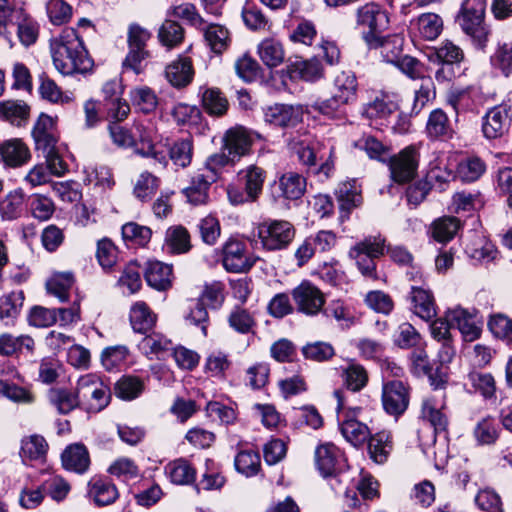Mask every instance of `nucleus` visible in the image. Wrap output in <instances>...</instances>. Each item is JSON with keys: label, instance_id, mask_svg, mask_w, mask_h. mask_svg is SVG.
Returning <instances> with one entry per match:
<instances>
[{"label": "nucleus", "instance_id": "f257e3e1", "mask_svg": "<svg viewBox=\"0 0 512 512\" xmlns=\"http://www.w3.org/2000/svg\"><path fill=\"white\" fill-rule=\"evenodd\" d=\"M50 52L54 67L63 75L86 73L93 66L82 40L73 28H65L59 36L50 40Z\"/></svg>", "mask_w": 512, "mask_h": 512}, {"label": "nucleus", "instance_id": "f03ea898", "mask_svg": "<svg viewBox=\"0 0 512 512\" xmlns=\"http://www.w3.org/2000/svg\"><path fill=\"white\" fill-rule=\"evenodd\" d=\"M238 179L244 186V191L235 185L227 186L228 200L232 205L253 203L258 200L263 191L266 171L255 165H249L238 172Z\"/></svg>", "mask_w": 512, "mask_h": 512}, {"label": "nucleus", "instance_id": "7ed1b4c3", "mask_svg": "<svg viewBox=\"0 0 512 512\" xmlns=\"http://www.w3.org/2000/svg\"><path fill=\"white\" fill-rule=\"evenodd\" d=\"M76 385L81 408L86 412L98 413L109 404L110 389L96 374L81 376Z\"/></svg>", "mask_w": 512, "mask_h": 512}, {"label": "nucleus", "instance_id": "20e7f679", "mask_svg": "<svg viewBox=\"0 0 512 512\" xmlns=\"http://www.w3.org/2000/svg\"><path fill=\"white\" fill-rule=\"evenodd\" d=\"M257 237L262 247L268 251L285 249L295 237V227L292 223L280 219H267L256 227Z\"/></svg>", "mask_w": 512, "mask_h": 512}, {"label": "nucleus", "instance_id": "39448f33", "mask_svg": "<svg viewBox=\"0 0 512 512\" xmlns=\"http://www.w3.org/2000/svg\"><path fill=\"white\" fill-rule=\"evenodd\" d=\"M151 32L138 23H131L127 29L128 54L123 62L125 68H129L136 74L143 71V62L150 56L147 43L151 39Z\"/></svg>", "mask_w": 512, "mask_h": 512}, {"label": "nucleus", "instance_id": "423d86ee", "mask_svg": "<svg viewBox=\"0 0 512 512\" xmlns=\"http://www.w3.org/2000/svg\"><path fill=\"white\" fill-rule=\"evenodd\" d=\"M380 237H369L357 243L349 251V257L355 260L356 265L364 277L377 279L374 259L383 255L385 244Z\"/></svg>", "mask_w": 512, "mask_h": 512}, {"label": "nucleus", "instance_id": "0eeeda50", "mask_svg": "<svg viewBox=\"0 0 512 512\" xmlns=\"http://www.w3.org/2000/svg\"><path fill=\"white\" fill-rule=\"evenodd\" d=\"M356 23L364 29L365 40L371 43L388 27L389 18L378 4L366 3L357 9Z\"/></svg>", "mask_w": 512, "mask_h": 512}, {"label": "nucleus", "instance_id": "6e6552de", "mask_svg": "<svg viewBox=\"0 0 512 512\" xmlns=\"http://www.w3.org/2000/svg\"><path fill=\"white\" fill-rule=\"evenodd\" d=\"M419 152L415 146H407L389 160V170L393 181L403 184L417 175Z\"/></svg>", "mask_w": 512, "mask_h": 512}, {"label": "nucleus", "instance_id": "1a4fd4ad", "mask_svg": "<svg viewBox=\"0 0 512 512\" xmlns=\"http://www.w3.org/2000/svg\"><path fill=\"white\" fill-rule=\"evenodd\" d=\"M256 259L247 251L245 242L229 239L222 248V264L228 272L245 273L255 264Z\"/></svg>", "mask_w": 512, "mask_h": 512}, {"label": "nucleus", "instance_id": "9d476101", "mask_svg": "<svg viewBox=\"0 0 512 512\" xmlns=\"http://www.w3.org/2000/svg\"><path fill=\"white\" fill-rule=\"evenodd\" d=\"M260 134L244 126H234L228 129L223 137V149L237 161L250 154L251 148Z\"/></svg>", "mask_w": 512, "mask_h": 512}, {"label": "nucleus", "instance_id": "9b49d317", "mask_svg": "<svg viewBox=\"0 0 512 512\" xmlns=\"http://www.w3.org/2000/svg\"><path fill=\"white\" fill-rule=\"evenodd\" d=\"M381 400L384 411L397 419L409 406V387L399 380L389 381L382 387Z\"/></svg>", "mask_w": 512, "mask_h": 512}, {"label": "nucleus", "instance_id": "f8f14e48", "mask_svg": "<svg viewBox=\"0 0 512 512\" xmlns=\"http://www.w3.org/2000/svg\"><path fill=\"white\" fill-rule=\"evenodd\" d=\"M292 298L298 312L308 316L317 315L325 304L322 291L309 281H302L292 290Z\"/></svg>", "mask_w": 512, "mask_h": 512}, {"label": "nucleus", "instance_id": "ddd939ff", "mask_svg": "<svg viewBox=\"0 0 512 512\" xmlns=\"http://www.w3.org/2000/svg\"><path fill=\"white\" fill-rule=\"evenodd\" d=\"M510 107L498 105L488 110L483 117L482 132L487 139H497L508 132L511 123Z\"/></svg>", "mask_w": 512, "mask_h": 512}, {"label": "nucleus", "instance_id": "4468645a", "mask_svg": "<svg viewBox=\"0 0 512 512\" xmlns=\"http://www.w3.org/2000/svg\"><path fill=\"white\" fill-rule=\"evenodd\" d=\"M32 137L38 151L50 152L58 147L59 135L54 119L47 114H41L32 129Z\"/></svg>", "mask_w": 512, "mask_h": 512}, {"label": "nucleus", "instance_id": "2eb2a0df", "mask_svg": "<svg viewBox=\"0 0 512 512\" xmlns=\"http://www.w3.org/2000/svg\"><path fill=\"white\" fill-rule=\"evenodd\" d=\"M315 459L323 477L336 475L345 466L343 453L332 443L319 445L315 451Z\"/></svg>", "mask_w": 512, "mask_h": 512}, {"label": "nucleus", "instance_id": "dca6fc26", "mask_svg": "<svg viewBox=\"0 0 512 512\" xmlns=\"http://www.w3.org/2000/svg\"><path fill=\"white\" fill-rule=\"evenodd\" d=\"M303 111L299 106L287 104H274L264 111V119L267 123L278 127H295L302 121Z\"/></svg>", "mask_w": 512, "mask_h": 512}, {"label": "nucleus", "instance_id": "f3484780", "mask_svg": "<svg viewBox=\"0 0 512 512\" xmlns=\"http://www.w3.org/2000/svg\"><path fill=\"white\" fill-rule=\"evenodd\" d=\"M448 319L461 332L465 341H474L481 335V327L475 319V315L468 310L455 307L447 310Z\"/></svg>", "mask_w": 512, "mask_h": 512}, {"label": "nucleus", "instance_id": "a211bd4d", "mask_svg": "<svg viewBox=\"0 0 512 512\" xmlns=\"http://www.w3.org/2000/svg\"><path fill=\"white\" fill-rule=\"evenodd\" d=\"M360 408H354L350 413L345 414L340 424V431L343 437L355 447L363 445L370 437L368 426L354 418Z\"/></svg>", "mask_w": 512, "mask_h": 512}, {"label": "nucleus", "instance_id": "6ab92c4d", "mask_svg": "<svg viewBox=\"0 0 512 512\" xmlns=\"http://www.w3.org/2000/svg\"><path fill=\"white\" fill-rule=\"evenodd\" d=\"M147 284L159 291H164L172 285V266L157 260L147 261L144 268Z\"/></svg>", "mask_w": 512, "mask_h": 512}, {"label": "nucleus", "instance_id": "aec40b11", "mask_svg": "<svg viewBox=\"0 0 512 512\" xmlns=\"http://www.w3.org/2000/svg\"><path fill=\"white\" fill-rule=\"evenodd\" d=\"M63 467L78 474H84L90 466V456L85 445L74 443L65 448L61 454Z\"/></svg>", "mask_w": 512, "mask_h": 512}, {"label": "nucleus", "instance_id": "412c9836", "mask_svg": "<svg viewBox=\"0 0 512 512\" xmlns=\"http://www.w3.org/2000/svg\"><path fill=\"white\" fill-rule=\"evenodd\" d=\"M49 445L45 438L38 434L24 437L21 440L20 457L25 464L43 463L46 460Z\"/></svg>", "mask_w": 512, "mask_h": 512}, {"label": "nucleus", "instance_id": "4be33fe9", "mask_svg": "<svg viewBox=\"0 0 512 512\" xmlns=\"http://www.w3.org/2000/svg\"><path fill=\"white\" fill-rule=\"evenodd\" d=\"M410 298L412 311L415 315L425 321H429L436 316L434 297L428 289L413 286Z\"/></svg>", "mask_w": 512, "mask_h": 512}, {"label": "nucleus", "instance_id": "5701e85b", "mask_svg": "<svg viewBox=\"0 0 512 512\" xmlns=\"http://www.w3.org/2000/svg\"><path fill=\"white\" fill-rule=\"evenodd\" d=\"M47 398L57 412L63 415L81 407L77 387L75 391L65 387L51 388L48 391Z\"/></svg>", "mask_w": 512, "mask_h": 512}, {"label": "nucleus", "instance_id": "b1692460", "mask_svg": "<svg viewBox=\"0 0 512 512\" xmlns=\"http://www.w3.org/2000/svg\"><path fill=\"white\" fill-rule=\"evenodd\" d=\"M417 35L427 41L437 39L443 31V20L436 13H423L411 22Z\"/></svg>", "mask_w": 512, "mask_h": 512}, {"label": "nucleus", "instance_id": "393cba45", "mask_svg": "<svg viewBox=\"0 0 512 512\" xmlns=\"http://www.w3.org/2000/svg\"><path fill=\"white\" fill-rule=\"evenodd\" d=\"M2 160L7 166L20 167L31 158L28 146L21 139H10L4 142L0 151Z\"/></svg>", "mask_w": 512, "mask_h": 512}, {"label": "nucleus", "instance_id": "a878e982", "mask_svg": "<svg viewBox=\"0 0 512 512\" xmlns=\"http://www.w3.org/2000/svg\"><path fill=\"white\" fill-rule=\"evenodd\" d=\"M165 75L173 86L178 88L187 86L194 76L191 59L180 56L166 67Z\"/></svg>", "mask_w": 512, "mask_h": 512}, {"label": "nucleus", "instance_id": "bb28decb", "mask_svg": "<svg viewBox=\"0 0 512 512\" xmlns=\"http://www.w3.org/2000/svg\"><path fill=\"white\" fill-rule=\"evenodd\" d=\"M485 2L483 0H466L457 21L465 33L485 22Z\"/></svg>", "mask_w": 512, "mask_h": 512}, {"label": "nucleus", "instance_id": "cd10ccee", "mask_svg": "<svg viewBox=\"0 0 512 512\" xmlns=\"http://www.w3.org/2000/svg\"><path fill=\"white\" fill-rule=\"evenodd\" d=\"M191 247L190 234L185 227L176 225L167 229L164 240V249L167 253L174 255L184 254Z\"/></svg>", "mask_w": 512, "mask_h": 512}, {"label": "nucleus", "instance_id": "c85d7f7f", "mask_svg": "<svg viewBox=\"0 0 512 512\" xmlns=\"http://www.w3.org/2000/svg\"><path fill=\"white\" fill-rule=\"evenodd\" d=\"M170 481L177 485H190L196 480V469L185 458H178L165 466Z\"/></svg>", "mask_w": 512, "mask_h": 512}, {"label": "nucleus", "instance_id": "c756f323", "mask_svg": "<svg viewBox=\"0 0 512 512\" xmlns=\"http://www.w3.org/2000/svg\"><path fill=\"white\" fill-rule=\"evenodd\" d=\"M392 447V434L387 430H382L374 435L370 434V437L368 438L369 455L371 459L378 464H382L387 461L388 456L392 451Z\"/></svg>", "mask_w": 512, "mask_h": 512}, {"label": "nucleus", "instance_id": "7c9ffc66", "mask_svg": "<svg viewBox=\"0 0 512 512\" xmlns=\"http://www.w3.org/2000/svg\"><path fill=\"white\" fill-rule=\"evenodd\" d=\"M464 386L469 393L478 392L485 398L493 397L496 392L495 379L490 373L472 371L467 375Z\"/></svg>", "mask_w": 512, "mask_h": 512}, {"label": "nucleus", "instance_id": "2f4dec72", "mask_svg": "<svg viewBox=\"0 0 512 512\" xmlns=\"http://www.w3.org/2000/svg\"><path fill=\"white\" fill-rule=\"evenodd\" d=\"M89 494L98 506H106L118 498L117 487L106 480L94 477L89 481Z\"/></svg>", "mask_w": 512, "mask_h": 512}, {"label": "nucleus", "instance_id": "473e14b6", "mask_svg": "<svg viewBox=\"0 0 512 512\" xmlns=\"http://www.w3.org/2000/svg\"><path fill=\"white\" fill-rule=\"evenodd\" d=\"M426 132L433 139H449L453 128L446 113L441 109L433 110L427 120Z\"/></svg>", "mask_w": 512, "mask_h": 512}, {"label": "nucleus", "instance_id": "72a5a7b5", "mask_svg": "<svg viewBox=\"0 0 512 512\" xmlns=\"http://www.w3.org/2000/svg\"><path fill=\"white\" fill-rule=\"evenodd\" d=\"M23 291H12L0 297V320L6 325L13 324L23 307Z\"/></svg>", "mask_w": 512, "mask_h": 512}, {"label": "nucleus", "instance_id": "f704fd0d", "mask_svg": "<svg viewBox=\"0 0 512 512\" xmlns=\"http://www.w3.org/2000/svg\"><path fill=\"white\" fill-rule=\"evenodd\" d=\"M261 61L269 68H274L283 63L285 51L282 44L273 38L262 40L257 48Z\"/></svg>", "mask_w": 512, "mask_h": 512}, {"label": "nucleus", "instance_id": "c9c22d12", "mask_svg": "<svg viewBox=\"0 0 512 512\" xmlns=\"http://www.w3.org/2000/svg\"><path fill=\"white\" fill-rule=\"evenodd\" d=\"M35 342L29 335L13 336L9 333L0 335V355L12 356L23 350L33 352Z\"/></svg>", "mask_w": 512, "mask_h": 512}, {"label": "nucleus", "instance_id": "e433bc0d", "mask_svg": "<svg viewBox=\"0 0 512 512\" xmlns=\"http://www.w3.org/2000/svg\"><path fill=\"white\" fill-rule=\"evenodd\" d=\"M156 316L145 302H136L130 309V323L135 332L146 333L154 326Z\"/></svg>", "mask_w": 512, "mask_h": 512}, {"label": "nucleus", "instance_id": "4c0bfd02", "mask_svg": "<svg viewBox=\"0 0 512 512\" xmlns=\"http://www.w3.org/2000/svg\"><path fill=\"white\" fill-rule=\"evenodd\" d=\"M336 196L341 211L346 213L341 216L342 218L348 217L349 212L353 208L359 206L362 201V197L355 181H347L339 184L336 189Z\"/></svg>", "mask_w": 512, "mask_h": 512}, {"label": "nucleus", "instance_id": "58836bf2", "mask_svg": "<svg viewBox=\"0 0 512 512\" xmlns=\"http://www.w3.org/2000/svg\"><path fill=\"white\" fill-rule=\"evenodd\" d=\"M203 35L207 46L215 54L223 53L229 46V31L221 25L211 24L203 27Z\"/></svg>", "mask_w": 512, "mask_h": 512}, {"label": "nucleus", "instance_id": "ea45409f", "mask_svg": "<svg viewBox=\"0 0 512 512\" xmlns=\"http://www.w3.org/2000/svg\"><path fill=\"white\" fill-rule=\"evenodd\" d=\"M333 94L336 95L340 101L349 104L356 99L357 80L351 72L342 71L334 78Z\"/></svg>", "mask_w": 512, "mask_h": 512}, {"label": "nucleus", "instance_id": "a19ab883", "mask_svg": "<svg viewBox=\"0 0 512 512\" xmlns=\"http://www.w3.org/2000/svg\"><path fill=\"white\" fill-rule=\"evenodd\" d=\"M461 227V222L453 216H444L432 223V237L440 243L449 242L457 234Z\"/></svg>", "mask_w": 512, "mask_h": 512}, {"label": "nucleus", "instance_id": "79ce46f5", "mask_svg": "<svg viewBox=\"0 0 512 512\" xmlns=\"http://www.w3.org/2000/svg\"><path fill=\"white\" fill-rule=\"evenodd\" d=\"M465 251L470 258L482 263L494 260L497 254L495 246L482 236H475L466 244Z\"/></svg>", "mask_w": 512, "mask_h": 512}, {"label": "nucleus", "instance_id": "37998d69", "mask_svg": "<svg viewBox=\"0 0 512 512\" xmlns=\"http://www.w3.org/2000/svg\"><path fill=\"white\" fill-rule=\"evenodd\" d=\"M74 282L73 275L69 272L54 273L46 282L49 294L56 296L61 302L68 300L69 290Z\"/></svg>", "mask_w": 512, "mask_h": 512}, {"label": "nucleus", "instance_id": "c03bdc74", "mask_svg": "<svg viewBox=\"0 0 512 512\" xmlns=\"http://www.w3.org/2000/svg\"><path fill=\"white\" fill-rule=\"evenodd\" d=\"M394 344L401 349L416 348L423 343L420 333L408 322L401 323L393 334Z\"/></svg>", "mask_w": 512, "mask_h": 512}, {"label": "nucleus", "instance_id": "a18cd8bd", "mask_svg": "<svg viewBox=\"0 0 512 512\" xmlns=\"http://www.w3.org/2000/svg\"><path fill=\"white\" fill-rule=\"evenodd\" d=\"M282 195L286 199L296 200L299 199L305 192L306 181L301 175L289 172L284 174L279 181Z\"/></svg>", "mask_w": 512, "mask_h": 512}, {"label": "nucleus", "instance_id": "49530a36", "mask_svg": "<svg viewBox=\"0 0 512 512\" xmlns=\"http://www.w3.org/2000/svg\"><path fill=\"white\" fill-rule=\"evenodd\" d=\"M433 61L435 58L439 63L452 65L460 63L464 59L463 50L450 40H444L429 56Z\"/></svg>", "mask_w": 512, "mask_h": 512}, {"label": "nucleus", "instance_id": "de8ad7c7", "mask_svg": "<svg viewBox=\"0 0 512 512\" xmlns=\"http://www.w3.org/2000/svg\"><path fill=\"white\" fill-rule=\"evenodd\" d=\"M486 170V165L479 157H467L457 165V177L464 182L479 179Z\"/></svg>", "mask_w": 512, "mask_h": 512}, {"label": "nucleus", "instance_id": "09e8293b", "mask_svg": "<svg viewBox=\"0 0 512 512\" xmlns=\"http://www.w3.org/2000/svg\"><path fill=\"white\" fill-rule=\"evenodd\" d=\"M421 413L422 417L430 422L436 432L446 431L448 417L442 411V406L438 407L432 398L423 400Z\"/></svg>", "mask_w": 512, "mask_h": 512}, {"label": "nucleus", "instance_id": "8fccbe9b", "mask_svg": "<svg viewBox=\"0 0 512 512\" xmlns=\"http://www.w3.org/2000/svg\"><path fill=\"white\" fill-rule=\"evenodd\" d=\"M229 326L240 334H248L253 331L256 321L252 314L242 308L234 307L227 317Z\"/></svg>", "mask_w": 512, "mask_h": 512}, {"label": "nucleus", "instance_id": "3c124183", "mask_svg": "<svg viewBox=\"0 0 512 512\" xmlns=\"http://www.w3.org/2000/svg\"><path fill=\"white\" fill-rule=\"evenodd\" d=\"M234 465L239 473L247 477L254 476L261 468L260 455L252 450L240 451L235 457Z\"/></svg>", "mask_w": 512, "mask_h": 512}, {"label": "nucleus", "instance_id": "603ef678", "mask_svg": "<svg viewBox=\"0 0 512 512\" xmlns=\"http://www.w3.org/2000/svg\"><path fill=\"white\" fill-rule=\"evenodd\" d=\"M491 64L506 77L512 74V43L498 42L491 56Z\"/></svg>", "mask_w": 512, "mask_h": 512}, {"label": "nucleus", "instance_id": "864d4df0", "mask_svg": "<svg viewBox=\"0 0 512 512\" xmlns=\"http://www.w3.org/2000/svg\"><path fill=\"white\" fill-rule=\"evenodd\" d=\"M24 194L21 190L10 192L0 201V214L4 220L18 218L23 211Z\"/></svg>", "mask_w": 512, "mask_h": 512}, {"label": "nucleus", "instance_id": "5fc2aeb1", "mask_svg": "<svg viewBox=\"0 0 512 512\" xmlns=\"http://www.w3.org/2000/svg\"><path fill=\"white\" fill-rule=\"evenodd\" d=\"M129 355V350L124 345L106 347L101 353V363L107 371L120 369Z\"/></svg>", "mask_w": 512, "mask_h": 512}, {"label": "nucleus", "instance_id": "6e6d98bb", "mask_svg": "<svg viewBox=\"0 0 512 512\" xmlns=\"http://www.w3.org/2000/svg\"><path fill=\"white\" fill-rule=\"evenodd\" d=\"M158 38L163 46L171 49L182 43L184 30L177 22L166 20L159 28Z\"/></svg>", "mask_w": 512, "mask_h": 512}, {"label": "nucleus", "instance_id": "4d7b16f0", "mask_svg": "<svg viewBox=\"0 0 512 512\" xmlns=\"http://www.w3.org/2000/svg\"><path fill=\"white\" fill-rule=\"evenodd\" d=\"M354 147L364 151L370 159L382 161L389 152L388 146L372 135H364L354 142Z\"/></svg>", "mask_w": 512, "mask_h": 512}, {"label": "nucleus", "instance_id": "13d9d810", "mask_svg": "<svg viewBox=\"0 0 512 512\" xmlns=\"http://www.w3.org/2000/svg\"><path fill=\"white\" fill-rule=\"evenodd\" d=\"M368 379L366 369L359 364L352 363L343 372L344 384L353 392L362 390L367 385Z\"/></svg>", "mask_w": 512, "mask_h": 512}, {"label": "nucleus", "instance_id": "bf43d9fd", "mask_svg": "<svg viewBox=\"0 0 512 512\" xmlns=\"http://www.w3.org/2000/svg\"><path fill=\"white\" fill-rule=\"evenodd\" d=\"M488 327L492 334L512 347V319L504 314H495L490 317Z\"/></svg>", "mask_w": 512, "mask_h": 512}, {"label": "nucleus", "instance_id": "052dcab7", "mask_svg": "<svg viewBox=\"0 0 512 512\" xmlns=\"http://www.w3.org/2000/svg\"><path fill=\"white\" fill-rule=\"evenodd\" d=\"M473 434L479 444L490 445L498 439L499 429L493 418L486 417L476 424Z\"/></svg>", "mask_w": 512, "mask_h": 512}, {"label": "nucleus", "instance_id": "680f3d73", "mask_svg": "<svg viewBox=\"0 0 512 512\" xmlns=\"http://www.w3.org/2000/svg\"><path fill=\"white\" fill-rule=\"evenodd\" d=\"M134 147L148 149L153 146L156 129L151 122H134L133 127Z\"/></svg>", "mask_w": 512, "mask_h": 512}, {"label": "nucleus", "instance_id": "e2e57ef3", "mask_svg": "<svg viewBox=\"0 0 512 512\" xmlns=\"http://www.w3.org/2000/svg\"><path fill=\"white\" fill-rule=\"evenodd\" d=\"M169 156L174 165L185 168L190 165L193 156V144L189 139L176 141L169 149Z\"/></svg>", "mask_w": 512, "mask_h": 512}, {"label": "nucleus", "instance_id": "0e129e2a", "mask_svg": "<svg viewBox=\"0 0 512 512\" xmlns=\"http://www.w3.org/2000/svg\"><path fill=\"white\" fill-rule=\"evenodd\" d=\"M159 187V179L149 172L142 173L137 179L133 193L141 201L151 199Z\"/></svg>", "mask_w": 512, "mask_h": 512}, {"label": "nucleus", "instance_id": "69168bd1", "mask_svg": "<svg viewBox=\"0 0 512 512\" xmlns=\"http://www.w3.org/2000/svg\"><path fill=\"white\" fill-rule=\"evenodd\" d=\"M204 109L212 115H222L228 108V102L220 90L208 88L202 95Z\"/></svg>", "mask_w": 512, "mask_h": 512}, {"label": "nucleus", "instance_id": "338daca9", "mask_svg": "<svg viewBox=\"0 0 512 512\" xmlns=\"http://www.w3.org/2000/svg\"><path fill=\"white\" fill-rule=\"evenodd\" d=\"M62 372V364L55 357H44L40 360L38 368V380L44 384H52L57 381Z\"/></svg>", "mask_w": 512, "mask_h": 512}, {"label": "nucleus", "instance_id": "774afa93", "mask_svg": "<svg viewBox=\"0 0 512 512\" xmlns=\"http://www.w3.org/2000/svg\"><path fill=\"white\" fill-rule=\"evenodd\" d=\"M260 70L259 63L247 53L240 56L235 62L236 74L245 82L254 81L258 77Z\"/></svg>", "mask_w": 512, "mask_h": 512}]
</instances>
